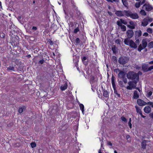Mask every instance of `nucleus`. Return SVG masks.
Instances as JSON below:
<instances>
[{
  "label": "nucleus",
  "mask_w": 153,
  "mask_h": 153,
  "mask_svg": "<svg viewBox=\"0 0 153 153\" xmlns=\"http://www.w3.org/2000/svg\"><path fill=\"white\" fill-rule=\"evenodd\" d=\"M127 78L130 79L134 80L139 79V75L133 71H130L128 72L126 75Z\"/></svg>",
  "instance_id": "obj_1"
},
{
  "label": "nucleus",
  "mask_w": 153,
  "mask_h": 153,
  "mask_svg": "<svg viewBox=\"0 0 153 153\" xmlns=\"http://www.w3.org/2000/svg\"><path fill=\"white\" fill-rule=\"evenodd\" d=\"M124 42L125 44L129 45L131 48L135 49L137 48V45L132 40L128 39H125Z\"/></svg>",
  "instance_id": "obj_2"
},
{
  "label": "nucleus",
  "mask_w": 153,
  "mask_h": 153,
  "mask_svg": "<svg viewBox=\"0 0 153 153\" xmlns=\"http://www.w3.org/2000/svg\"><path fill=\"white\" fill-rule=\"evenodd\" d=\"M129 61V58L125 56H121L118 60V63L120 65H124L127 63Z\"/></svg>",
  "instance_id": "obj_3"
},
{
  "label": "nucleus",
  "mask_w": 153,
  "mask_h": 153,
  "mask_svg": "<svg viewBox=\"0 0 153 153\" xmlns=\"http://www.w3.org/2000/svg\"><path fill=\"white\" fill-rule=\"evenodd\" d=\"M134 35V32L132 29H129L126 32V35L127 38L126 39H130L133 37Z\"/></svg>",
  "instance_id": "obj_4"
},
{
  "label": "nucleus",
  "mask_w": 153,
  "mask_h": 153,
  "mask_svg": "<svg viewBox=\"0 0 153 153\" xmlns=\"http://www.w3.org/2000/svg\"><path fill=\"white\" fill-rule=\"evenodd\" d=\"M137 104L140 106H143L147 104V103L140 99H137Z\"/></svg>",
  "instance_id": "obj_5"
},
{
  "label": "nucleus",
  "mask_w": 153,
  "mask_h": 153,
  "mask_svg": "<svg viewBox=\"0 0 153 153\" xmlns=\"http://www.w3.org/2000/svg\"><path fill=\"white\" fill-rule=\"evenodd\" d=\"M142 31L141 30H139L136 31L135 32L134 36L135 39H137L138 37L142 35Z\"/></svg>",
  "instance_id": "obj_6"
},
{
  "label": "nucleus",
  "mask_w": 153,
  "mask_h": 153,
  "mask_svg": "<svg viewBox=\"0 0 153 153\" xmlns=\"http://www.w3.org/2000/svg\"><path fill=\"white\" fill-rule=\"evenodd\" d=\"M149 141L148 140H143L141 142V148L144 150L146 149L147 145L146 143H148Z\"/></svg>",
  "instance_id": "obj_7"
},
{
  "label": "nucleus",
  "mask_w": 153,
  "mask_h": 153,
  "mask_svg": "<svg viewBox=\"0 0 153 153\" xmlns=\"http://www.w3.org/2000/svg\"><path fill=\"white\" fill-rule=\"evenodd\" d=\"M126 73L122 71H121L118 75V77L120 78L123 79L126 76Z\"/></svg>",
  "instance_id": "obj_8"
},
{
  "label": "nucleus",
  "mask_w": 153,
  "mask_h": 153,
  "mask_svg": "<svg viewBox=\"0 0 153 153\" xmlns=\"http://www.w3.org/2000/svg\"><path fill=\"white\" fill-rule=\"evenodd\" d=\"M88 58V57L86 56H83L81 57L82 61L83 64L85 66L87 65L88 63V60H87V61H85Z\"/></svg>",
  "instance_id": "obj_9"
},
{
  "label": "nucleus",
  "mask_w": 153,
  "mask_h": 153,
  "mask_svg": "<svg viewBox=\"0 0 153 153\" xmlns=\"http://www.w3.org/2000/svg\"><path fill=\"white\" fill-rule=\"evenodd\" d=\"M115 14L118 16H124L123 14V11L121 10H116Z\"/></svg>",
  "instance_id": "obj_10"
},
{
  "label": "nucleus",
  "mask_w": 153,
  "mask_h": 153,
  "mask_svg": "<svg viewBox=\"0 0 153 153\" xmlns=\"http://www.w3.org/2000/svg\"><path fill=\"white\" fill-rule=\"evenodd\" d=\"M148 65V64H143L142 66V69L143 72H147Z\"/></svg>",
  "instance_id": "obj_11"
},
{
  "label": "nucleus",
  "mask_w": 153,
  "mask_h": 153,
  "mask_svg": "<svg viewBox=\"0 0 153 153\" xmlns=\"http://www.w3.org/2000/svg\"><path fill=\"white\" fill-rule=\"evenodd\" d=\"M119 23L120 25H122V24H123L125 25H126L127 24L126 21L122 19H120V20L117 21L116 23L117 25H118Z\"/></svg>",
  "instance_id": "obj_12"
},
{
  "label": "nucleus",
  "mask_w": 153,
  "mask_h": 153,
  "mask_svg": "<svg viewBox=\"0 0 153 153\" xmlns=\"http://www.w3.org/2000/svg\"><path fill=\"white\" fill-rule=\"evenodd\" d=\"M144 111L145 113L149 114L151 111V108L149 106H146L144 108Z\"/></svg>",
  "instance_id": "obj_13"
},
{
  "label": "nucleus",
  "mask_w": 153,
  "mask_h": 153,
  "mask_svg": "<svg viewBox=\"0 0 153 153\" xmlns=\"http://www.w3.org/2000/svg\"><path fill=\"white\" fill-rule=\"evenodd\" d=\"M146 6L145 10L147 11H150L153 9V8L150 5H148L146 4H145L143 6Z\"/></svg>",
  "instance_id": "obj_14"
},
{
  "label": "nucleus",
  "mask_w": 153,
  "mask_h": 153,
  "mask_svg": "<svg viewBox=\"0 0 153 153\" xmlns=\"http://www.w3.org/2000/svg\"><path fill=\"white\" fill-rule=\"evenodd\" d=\"M130 17L134 19H137L139 18V16L136 13H131Z\"/></svg>",
  "instance_id": "obj_15"
},
{
  "label": "nucleus",
  "mask_w": 153,
  "mask_h": 153,
  "mask_svg": "<svg viewBox=\"0 0 153 153\" xmlns=\"http://www.w3.org/2000/svg\"><path fill=\"white\" fill-rule=\"evenodd\" d=\"M139 97V94L137 91H135L134 93V95L133 98L134 99H137Z\"/></svg>",
  "instance_id": "obj_16"
},
{
  "label": "nucleus",
  "mask_w": 153,
  "mask_h": 153,
  "mask_svg": "<svg viewBox=\"0 0 153 153\" xmlns=\"http://www.w3.org/2000/svg\"><path fill=\"white\" fill-rule=\"evenodd\" d=\"M143 47V48H145L147 45V43L146 41V39H143L142 42Z\"/></svg>",
  "instance_id": "obj_17"
},
{
  "label": "nucleus",
  "mask_w": 153,
  "mask_h": 153,
  "mask_svg": "<svg viewBox=\"0 0 153 153\" xmlns=\"http://www.w3.org/2000/svg\"><path fill=\"white\" fill-rule=\"evenodd\" d=\"M26 107L25 106H23L19 107V112L20 113H21L23 111L26 110Z\"/></svg>",
  "instance_id": "obj_18"
},
{
  "label": "nucleus",
  "mask_w": 153,
  "mask_h": 153,
  "mask_svg": "<svg viewBox=\"0 0 153 153\" xmlns=\"http://www.w3.org/2000/svg\"><path fill=\"white\" fill-rule=\"evenodd\" d=\"M131 12L129 10H124L123 13H125V15L127 17L130 16Z\"/></svg>",
  "instance_id": "obj_19"
},
{
  "label": "nucleus",
  "mask_w": 153,
  "mask_h": 153,
  "mask_svg": "<svg viewBox=\"0 0 153 153\" xmlns=\"http://www.w3.org/2000/svg\"><path fill=\"white\" fill-rule=\"evenodd\" d=\"M112 50L114 54H116L118 52L117 48L116 47L115 45H113L112 46Z\"/></svg>",
  "instance_id": "obj_20"
},
{
  "label": "nucleus",
  "mask_w": 153,
  "mask_h": 153,
  "mask_svg": "<svg viewBox=\"0 0 153 153\" xmlns=\"http://www.w3.org/2000/svg\"><path fill=\"white\" fill-rule=\"evenodd\" d=\"M7 70L8 71H15V69L14 67L12 65H10L7 68Z\"/></svg>",
  "instance_id": "obj_21"
},
{
  "label": "nucleus",
  "mask_w": 153,
  "mask_h": 153,
  "mask_svg": "<svg viewBox=\"0 0 153 153\" xmlns=\"http://www.w3.org/2000/svg\"><path fill=\"white\" fill-rule=\"evenodd\" d=\"M117 25L120 27L123 31L124 32L126 31V27L125 25H120V23L119 24V25Z\"/></svg>",
  "instance_id": "obj_22"
},
{
  "label": "nucleus",
  "mask_w": 153,
  "mask_h": 153,
  "mask_svg": "<svg viewBox=\"0 0 153 153\" xmlns=\"http://www.w3.org/2000/svg\"><path fill=\"white\" fill-rule=\"evenodd\" d=\"M115 76L113 75H112L111 79V82L112 84V85L113 87L115 86Z\"/></svg>",
  "instance_id": "obj_23"
},
{
  "label": "nucleus",
  "mask_w": 153,
  "mask_h": 153,
  "mask_svg": "<svg viewBox=\"0 0 153 153\" xmlns=\"http://www.w3.org/2000/svg\"><path fill=\"white\" fill-rule=\"evenodd\" d=\"M76 16L77 18L80 19V18L82 17V15L80 13V12L78 10H76Z\"/></svg>",
  "instance_id": "obj_24"
},
{
  "label": "nucleus",
  "mask_w": 153,
  "mask_h": 153,
  "mask_svg": "<svg viewBox=\"0 0 153 153\" xmlns=\"http://www.w3.org/2000/svg\"><path fill=\"white\" fill-rule=\"evenodd\" d=\"M112 61L113 62L114 64H117V58L115 56H112Z\"/></svg>",
  "instance_id": "obj_25"
},
{
  "label": "nucleus",
  "mask_w": 153,
  "mask_h": 153,
  "mask_svg": "<svg viewBox=\"0 0 153 153\" xmlns=\"http://www.w3.org/2000/svg\"><path fill=\"white\" fill-rule=\"evenodd\" d=\"M68 85L66 83H65L64 85H62L60 87V89L62 91H64L67 87Z\"/></svg>",
  "instance_id": "obj_26"
},
{
  "label": "nucleus",
  "mask_w": 153,
  "mask_h": 153,
  "mask_svg": "<svg viewBox=\"0 0 153 153\" xmlns=\"http://www.w3.org/2000/svg\"><path fill=\"white\" fill-rule=\"evenodd\" d=\"M139 81V79L138 78L137 79H134L132 81V82L134 83V87L133 88H136L137 85V82Z\"/></svg>",
  "instance_id": "obj_27"
},
{
  "label": "nucleus",
  "mask_w": 153,
  "mask_h": 153,
  "mask_svg": "<svg viewBox=\"0 0 153 153\" xmlns=\"http://www.w3.org/2000/svg\"><path fill=\"white\" fill-rule=\"evenodd\" d=\"M129 23L130 25L133 27V29H134L135 28V26H136L135 24V22H134L132 21H130L129 22Z\"/></svg>",
  "instance_id": "obj_28"
},
{
  "label": "nucleus",
  "mask_w": 153,
  "mask_h": 153,
  "mask_svg": "<svg viewBox=\"0 0 153 153\" xmlns=\"http://www.w3.org/2000/svg\"><path fill=\"white\" fill-rule=\"evenodd\" d=\"M108 93L106 90L104 91L103 92V96L105 97H107L108 96Z\"/></svg>",
  "instance_id": "obj_29"
},
{
  "label": "nucleus",
  "mask_w": 153,
  "mask_h": 153,
  "mask_svg": "<svg viewBox=\"0 0 153 153\" xmlns=\"http://www.w3.org/2000/svg\"><path fill=\"white\" fill-rule=\"evenodd\" d=\"M45 60L44 59H42L39 60L38 62V64L40 66L41 65H42L45 62Z\"/></svg>",
  "instance_id": "obj_30"
},
{
  "label": "nucleus",
  "mask_w": 153,
  "mask_h": 153,
  "mask_svg": "<svg viewBox=\"0 0 153 153\" xmlns=\"http://www.w3.org/2000/svg\"><path fill=\"white\" fill-rule=\"evenodd\" d=\"M143 21H144V22H142L141 25L144 27H145L148 24V21H144L143 20Z\"/></svg>",
  "instance_id": "obj_31"
},
{
  "label": "nucleus",
  "mask_w": 153,
  "mask_h": 153,
  "mask_svg": "<svg viewBox=\"0 0 153 153\" xmlns=\"http://www.w3.org/2000/svg\"><path fill=\"white\" fill-rule=\"evenodd\" d=\"M122 2L123 5L125 7H127L128 5V3L127 0H122Z\"/></svg>",
  "instance_id": "obj_32"
},
{
  "label": "nucleus",
  "mask_w": 153,
  "mask_h": 153,
  "mask_svg": "<svg viewBox=\"0 0 153 153\" xmlns=\"http://www.w3.org/2000/svg\"><path fill=\"white\" fill-rule=\"evenodd\" d=\"M76 43L75 45H77L80 43L81 42L80 39L78 38H77L75 40H74Z\"/></svg>",
  "instance_id": "obj_33"
},
{
  "label": "nucleus",
  "mask_w": 153,
  "mask_h": 153,
  "mask_svg": "<svg viewBox=\"0 0 153 153\" xmlns=\"http://www.w3.org/2000/svg\"><path fill=\"white\" fill-rule=\"evenodd\" d=\"M148 47L150 48H153V41H152L148 44Z\"/></svg>",
  "instance_id": "obj_34"
},
{
  "label": "nucleus",
  "mask_w": 153,
  "mask_h": 153,
  "mask_svg": "<svg viewBox=\"0 0 153 153\" xmlns=\"http://www.w3.org/2000/svg\"><path fill=\"white\" fill-rule=\"evenodd\" d=\"M143 20L146 21H148L150 22H151L152 21V19L149 17L145 18L143 19Z\"/></svg>",
  "instance_id": "obj_35"
},
{
  "label": "nucleus",
  "mask_w": 153,
  "mask_h": 153,
  "mask_svg": "<svg viewBox=\"0 0 153 153\" xmlns=\"http://www.w3.org/2000/svg\"><path fill=\"white\" fill-rule=\"evenodd\" d=\"M135 108H136V111L137 113H139L142 111L141 109L137 106H135Z\"/></svg>",
  "instance_id": "obj_36"
},
{
  "label": "nucleus",
  "mask_w": 153,
  "mask_h": 153,
  "mask_svg": "<svg viewBox=\"0 0 153 153\" xmlns=\"http://www.w3.org/2000/svg\"><path fill=\"white\" fill-rule=\"evenodd\" d=\"M143 47H142V45L140 44L138 46V48L137 49V50L139 52H140L143 49Z\"/></svg>",
  "instance_id": "obj_37"
},
{
  "label": "nucleus",
  "mask_w": 153,
  "mask_h": 153,
  "mask_svg": "<svg viewBox=\"0 0 153 153\" xmlns=\"http://www.w3.org/2000/svg\"><path fill=\"white\" fill-rule=\"evenodd\" d=\"M30 145L31 147L33 148L36 147V143L35 142H32L31 143Z\"/></svg>",
  "instance_id": "obj_38"
},
{
  "label": "nucleus",
  "mask_w": 153,
  "mask_h": 153,
  "mask_svg": "<svg viewBox=\"0 0 153 153\" xmlns=\"http://www.w3.org/2000/svg\"><path fill=\"white\" fill-rule=\"evenodd\" d=\"M140 13L142 15L145 16L146 15V13L143 10H141L140 12Z\"/></svg>",
  "instance_id": "obj_39"
},
{
  "label": "nucleus",
  "mask_w": 153,
  "mask_h": 153,
  "mask_svg": "<svg viewBox=\"0 0 153 153\" xmlns=\"http://www.w3.org/2000/svg\"><path fill=\"white\" fill-rule=\"evenodd\" d=\"M118 83L119 85L121 87H123L124 86V85H123V83L122 81H118Z\"/></svg>",
  "instance_id": "obj_40"
},
{
  "label": "nucleus",
  "mask_w": 153,
  "mask_h": 153,
  "mask_svg": "<svg viewBox=\"0 0 153 153\" xmlns=\"http://www.w3.org/2000/svg\"><path fill=\"white\" fill-rule=\"evenodd\" d=\"M141 1L139 2H137L135 4V6L137 8H139L140 7V4H141Z\"/></svg>",
  "instance_id": "obj_41"
},
{
  "label": "nucleus",
  "mask_w": 153,
  "mask_h": 153,
  "mask_svg": "<svg viewBox=\"0 0 153 153\" xmlns=\"http://www.w3.org/2000/svg\"><path fill=\"white\" fill-rule=\"evenodd\" d=\"M121 119L122 121L124 122L125 123H126L127 122L126 119L123 116H122L121 118Z\"/></svg>",
  "instance_id": "obj_42"
},
{
  "label": "nucleus",
  "mask_w": 153,
  "mask_h": 153,
  "mask_svg": "<svg viewBox=\"0 0 153 153\" xmlns=\"http://www.w3.org/2000/svg\"><path fill=\"white\" fill-rule=\"evenodd\" d=\"M79 31L78 27H77L76 28H75L74 30V33H76Z\"/></svg>",
  "instance_id": "obj_43"
},
{
  "label": "nucleus",
  "mask_w": 153,
  "mask_h": 153,
  "mask_svg": "<svg viewBox=\"0 0 153 153\" xmlns=\"http://www.w3.org/2000/svg\"><path fill=\"white\" fill-rule=\"evenodd\" d=\"M79 107L81 111H84V106L82 104H80L79 105Z\"/></svg>",
  "instance_id": "obj_44"
},
{
  "label": "nucleus",
  "mask_w": 153,
  "mask_h": 153,
  "mask_svg": "<svg viewBox=\"0 0 153 153\" xmlns=\"http://www.w3.org/2000/svg\"><path fill=\"white\" fill-rule=\"evenodd\" d=\"M147 31L148 33H152V29L150 28H148L147 30Z\"/></svg>",
  "instance_id": "obj_45"
},
{
  "label": "nucleus",
  "mask_w": 153,
  "mask_h": 153,
  "mask_svg": "<svg viewBox=\"0 0 153 153\" xmlns=\"http://www.w3.org/2000/svg\"><path fill=\"white\" fill-rule=\"evenodd\" d=\"M128 84L130 86H131V87H132L133 88L134 85V83H133V82H132V81H129L128 82Z\"/></svg>",
  "instance_id": "obj_46"
},
{
  "label": "nucleus",
  "mask_w": 153,
  "mask_h": 153,
  "mask_svg": "<svg viewBox=\"0 0 153 153\" xmlns=\"http://www.w3.org/2000/svg\"><path fill=\"white\" fill-rule=\"evenodd\" d=\"M47 42L51 45H53L54 44L53 42L50 39Z\"/></svg>",
  "instance_id": "obj_47"
},
{
  "label": "nucleus",
  "mask_w": 153,
  "mask_h": 153,
  "mask_svg": "<svg viewBox=\"0 0 153 153\" xmlns=\"http://www.w3.org/2000/svg\"><path fill=\"white\" fill-rule=\"evenodd\" d=\"M147 105H151V107L153 108V102H147Z\"/></svg>",
  "instance_id": "obj_48"
},
{
  "label": "nucleus",
  "mask_w": 153,
  "mask_h": 153,
  "mask_svg": "<svg viewBox=\"0 0 153 153\" xmlns=\"http://www.w3.org/2000/svg\"><path fill=\"white\" fill-rule=\"evenodd\" d=\"M120 40L119 39H118L116 40L115 41V42L117 44H120Z\"/></svg>",
  "instance_id": "obj_49"
},
{
  "label": "nucleus",
  "mask_w": 153,
  "mask_h": 153,
  "mask_svg": "<svg viewBox=\"0 0 153 153\" xmlns=\"http://www.w3.org/2000/svg\"><path fill=\"white\" fill-rule=\"evenodd\" d=\"M113 87V89H114V94H116L117 93H117V90L116 88V86H115Z\"/></svg>",
  "instance_id": "obj_50"
},
{
  "label": "nucleus",
  "mask_w": 153,
  "mask_h": 153,
  "mask_svg": "<svg viewBox=\"0 0 153 153\" xmlns=\"http://www.w3.org/2000/svg\"><path fill=\"white\" fill-rule=\"evenodd\" d=\"M152 92L151 91H150L147 93V97H149L152 94Z\"/></svg>",
  "instance_id": "obj_51"
},
{
  "label": "nucleus",
  "mask_w": 153,
  "mask_h": 153,
  "mask_svg": "<svg viewBox=\"0 0 153 153\" xmlns=\"http://www.w3.org/2000/svg\"><path fill=\"white\" fill-rule=\"evenodd\" d=\"M123 80V81L125 83V84H126L127 83V79L126 78H125H125H124L123 79H122Z\"/></svg>",
  "instance_id": "obj_52"
},
{
  "label": "nucleus",
  "mask_w": 153,
  "mask_h": 153,
  "mask_svg": "<svg viewBox=\"0 0 153 153\" xmlns=\"http://www.w3.org/2000/svg\"><path fill=\"white\" fill-rule=\"evenodd\" d=\"M5 35L3 33H1L0 34V37L1 38H4V37Z\"/></svg>",
  "instance_id": "obj_53"
},
{
  "label": "nucleus",
  "mask_w": 153,
  "mask_h": 153,
  "mask_svg": "<svg viewBox=\"0 0 153 153\" xmlns=\"http://www.w3.org/2000/svg\"><path fill=\"white\" fill-rule=\"evenodd\" d=\"M126 88L128 90H131L132 89V88H133V87H131V86H130L129 85L127 86Z\"/></svg>",
  "instance_id": "obj_54"
},
{
  "label": "nucleus",
  "mask_w": 153,
  "mask_h": 153,
  "mask_svg": "<svg viewBox=\"0 0 153 153\" xmlns=\"http://www.w3.org/2000/svg\"><path fill=\"white\" fill-rule=\"evenodd\" d=\"M152 69V67L151 66H150V67H148L147 69V72L149 71H151Z\"/></svg>",
  "instance_id": "obj_55"
},
{
  "label": "nucleus",
  "mask_w": 153,
  "mask_h": 153,
  "mask_svg": "<svg viewBox=\"0 0 153 153\" xmlns=\"http://www.w3.org/2000/svg\"><path fill=\"white\" fill-rule=\"evenodd\" d=\"M149 115L150 118L153 119V112L150 113Z\"/></svg>",
  "instance_id": "obj_56"
},
{
  "label": "nucleus",
  "mask_w": 153,
  "mask_h": 153,
  "mask_svg": "<svg viewBox=\"0 0 153 153\" xmlns=\"http://www.w3.org/2000/svg\"><path fill=\"white\" fill-rule=\"evenodd\" d=\"M127 27L130 29H133V27L132 26H131V25H126Z\"/></svg>",
  "instance_id": "obj_57"
},
{
  "label": "nucleus",
  "mask_w": 153,
  "mask_h": 153,
  "mask_svg": "<svg viewBox=\"0 0 153 153\" xmlns=\"http://www.w3.org/2000/svg\"><path fill=\"white\" fill-rule=\"evenodd\" d=\"M120 71H121L119 68L115 69L114 70V71L117 73V72H120Z\"/></svg>",
  "instance_id": "obj_58"
},
{
  "label": "nucleus",
  "mask_w": 153,
  "mask_h": 153,
  "mask_svg": "<svg viewBox=\"0 0 153 153\" xmlns=\"http://www.w3.org/2000/svg\"><path fill=\"white\" fill-rule=\"evenodd\" d=\"M136 41L135 42V43L136 44H137V45H139V43H140V41H139V39H136Z\"/></svg>",
  "instance_id": "obj_59"
},
{
  "label": "nucleus",
  "mask_w": 153,
  "mask_h": 153,
  "mask_svg": "<svg viewBox=\"0 0 153 153\" xmlns=\"http://www.w3.org/2000/svg\"><path fill=\"white\" fill-rule=\"evenodd\" d=\"M107 144L108 145H109L111 146H112V144L111 141H107Z\"/></svg>",
  "instance_id": "obj_60"
},
{
  "label": "nucleus",
  "mask_w": 153,
  "mask_h": 153,
  "mask_svg": "<svg viewBox=\"0 0 153 153\" xmlns=\"http://www.w3.org/2000/svg\"><path fill=\"white\" fill-rule=\"evenodd\" d=\"M135 68L137 70H140L141 68V67L140 66H139L138 65H136L135 66Z\"/></svg>",
  "instance_id": "obj_61"
},
{
  "label": "nucleus",
  "mask_w": 153,
  "mask_h": 153,
  "mask_svg": "<svg viewBox=\"0 0 153 153\" xmlns=\"http://www.w3.org/2000/svg\"><path fill=\"white\" fill-rule=\"evenodd\" d=\"M128 124L129 128H132V124H131V122H128Z\"/></svg>",
  "instance_id": "obj_62"
},
{
  "label": "nucleus",
  "mask_w": 153,
  "mask_h": 153,
  "mask_svg": "<svg viewBox=\"0 0 153 153\" xmlns=\"http://www.w3.org/2000/svg\"><path fill=\"white\" fill-rule=\"evenodd\" d=\"M32 29L34 31L37 30V28L36 27L33 26L32 27Z\"/></svg>",
  "instance_id": "obj_63"
},
{
  "label": "nucleus",
  "mask_w": 153,
  "mask_h": 153,
  "mask_svg": "<svg viewBox=\"0 0 153 153\" xmlns=\"http://www.w3.org/2000/svg\"><path fill=\"white\" fill-rule=\"evenodd\" d=\"M149 35L148 33L147 32H145L144 33L143 35V36H147Z\"/></svg>",
  "instance_id": "obj_64"
}]
</instances>
